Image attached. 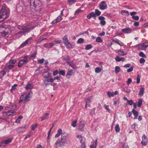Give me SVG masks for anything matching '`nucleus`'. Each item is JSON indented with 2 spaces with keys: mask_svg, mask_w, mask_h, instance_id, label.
Here are the masks:
<instances>
[{
  "mask_svg": "<svg viewBox=\"0 0 148 148\" xmlns=\"http://www.w3.org/2000/svg\"><path fill=\"white\" fill-rule=\"evenodd\" d=\"M6 74V72L4 71H2L0 73V78H2Z\"/></svg>",
  "mask_w": 148,
  "mask_h": 148,
  "instance_id": "34",
  "label": "nucleus"
},
{
  "mask_svg": "<svg viewBox=\"0 0 148 148\" xmlns=\"http://www.w3.org/2000/svg\"><path fill=\"white\" fill-rule=\"evenodd\" d=\"M34 27H35L31 26L29 25L22 26L21 27V29H21L22 31L19 32L18 34H23L26 32H29L31 30L34 29Z\"/></svg>",
  "mask_w": 148,
  "mask_h": 148,
  "instance_id": "2",
  "label": "nucleus"
},
{
  "mask_svg": "<svg viewBox=\"0 0 148 148\" xmlns=\"http://www.w3.org/2000/svg\"><path fill=\"white\" fill-rule=\"evenodd\" d=\"M32 40V37H30L29 38L21 45L20 46V47H23L26 46L28 44H30Z\"/></svg>",
  "mask_w": 148,
  "mask_h": 148,
  "instance_id": "6",
  "label": "nucleus"
},
{
  "mask_svg": "<svg viewBox=\"0 0 148 148\" xmlns=\"http://www.w3.org/2000/svg\"><path fill=\"white\" fill-rule=\"evenodd\" d=\"M147 143V139H142L141 143L142 145L145 146Z\"/></svg>",
  "mask_w": 148,
  "mask_h": 148,
  "instance_id": "32",
  "label": "nucleus"
},
{
  "mask_svg": "<svg viewBox=\"0 0 148 148\" xmlns=\"http://www.w3.org/2000/svg\"><path fill=\"white\" fill-rule=\"evenodd\" d=\"M62 133V130L60 129H59L56 135L55 136V137L56 138H58Z\"/></svg>",
  "mask_w": 148,
  "mask_h": 148,
  "instance_id": "24",
  "label": "nucleus"
},
{
  "mask_svg": "<svg viewBox=\"0 0 148 148\" xmlns=\"http://www.w3.org/2000/svg\"><path fill=\"white\" fill-rule=\"evenodd\" d=\"M55 45V43L53 42L49 43H47L43 45L44 47L47 48H50L52 47Z\"/></svg>",
  "mask_w": 148,
  "mask_h": 148,
  "instance_id": "12",
  "label": "nucleus"
},
{
  "mask_svg": "<svg viewBox=\"0 0 148 148\" xmlns=\"http://www.w3.org/2000/svg\"><path fill=\"white\" fill-rule=\"evenodd\" d=\"M139 56L141 57L146 58L145 55L142 52H140L139 53Z\"/></svg>",
  "mask_w": 148,
  "mask_h": 148,
  "instance_id": "49",
  "label": "nucleus"
},
{
  "mask_svg": "<svg viewBox=\"0 0 148 148\" xmlns=\"http://www.w3.org/2000/svg\"><path fill=\"white\" fill-rule=\"evenodd\" d=\"M12 108L13 110H16L18 109L16 105L15 104H14L12 106Z\"/></svg>",
  "mask_w": 148,
  "mask_h": 148,
  "instance_id": "64",
  "label": "nucleus"
},
{
  "mask_svg": "<svg viewBox=\"0 0 148 148\" xmlns=\"http://www.w3.org/2000/svg\"><path fill=\"white\" fill-rule=\"evenodd\" d=\"M145 59L144 58H140L139 60V62L140 64H142L143 63H144L145 62Z\"/></svg>",
  "mask_w": 148,
  "mask_h": 148,
  "instance_id": "61",
  "label": "nucleus"
},
{
  "mask_svg": "<svg viewBox=\"0 0 148 148\" xmlns=\"http://www.w3.org/2000/svg\"><path fill=\"white\" fill-rule=\"evenodd\" d=\"M43 76L45 79L52 77L51 73L48 72H44L43 74Z\"/></svg>",
  "mask_w": 148,
  "mask_h": 148,
  "instance_id": "11",
  "label": "nucleus"
},
{
  "mask_svg": "<svg viewBox=\"0 0 148 148\" xmlns=\"http://www.w3.org/2000/svg\"><path fill=\"white\" fill-rule=\"evenodd\" d=\"M93 46L90 44L87 45L85 47V49L86 50L90 49Z\"/></svg>",
  "mask_w": 148,
  "mask_h": 148,
  "instance_id": "33",
  "label": "nucleus"
},
{
  "mask_svg": "<svg viewBox=\"0 0 148 148\" xmlns=\"http://www.w3.org/2000/svg\"><path fill=\"white\" fill-rule=\"evenodd\" d=\"M59 73L60 75H61L63 76H64L65 73V70H61L59 72Z\"/></svg>",
  "mask_w": 148,
  "mask_h": 148,
  "instance_id": "35",
  "label": "nucleus"
},
{
  "mask_svg": "<svg viewBox=\"0 0 148 148\" xmlns=\"http://www.w3.org/2000/svg\"><path fill=\"white\" fill-rule=\"evenodd\" d=\"M23 117L22 116H20L16 120L15 123H20L21 120L22 119Z\"/></svg>",
  "mask_w": 148,
  "mask_h": 148,
  "instance_id": "27",
  "label": "nucleus"
},
{
  "mask_svg": "<svg viewBox=\"0 0 148 148\" xmlns=\"http://www.w3.org/2000/svg\"><path fill=\"white\" fill-rule=\"evenodd\" d=\"M132 18L135 20L138 21V20L139 18L138 16H132Z\"/></svg>",
  "mask_w": 148,
  "mask_h": 148,
  "instance_id": "60",
  "label": "nucleus"
},
{
  "mask_svg": "<svg viewBox=\"0 0 148 148\" xmlns=\"http://www.w3.org/2000/svg\"><path fill=\"white\" fill-rule=\"evenodd\" d=\"M28 56H25L23 57L24 60H20L18 61L17 66L19 68L21 67L24 64H26L28 62Z\"/></svg>",
  "mask_w": 148,
  "mask_h": 148,
  "instance_id": "3",
  "label": "nucleus"
},
{
  "mask_svg": "<svg viewBox=\"0 0 148 148\" xmlns=\"http://www.w3.org/2000/svg\"><path fill=\"white\" fill-rule=\"evenodd\" d=\"M104 107H105V109L106 110H108V112H110V110L108 108L109 106H108V105H107L106 104H105L104 105Z\"/></svg>",
  "mask_w": 148,
  "mask_h": 148,
  "instance_id": "55",
  "label": "nucleus"
},
{
  "mask_svg": "<svg viewBox=\"0 0 148 148\" xmlns=\"http://www.w3.org/2000/svg\"><path fill=\"white\" fill-rule=\"evenodd\" d=\"M73 70H71L67 73L66 76L67 78H69L70 76L72 75V74L73 73Z\"/></svg>",
  "mask_w": 148,
  "mask_h": 148,
  "instance_id": "23",
  "label": "nucleus"
},
{
  "mask_svg": "<svg viewBox=\"0 0 148 148\" xmlns=\"http://www.w3.org/2000/svg\"><path fill=\"white\" fill-rule=\"evenodd\" d=\"M120 68L119 66H116L115 67V72L116 73H118L120 71Z\"/></svg>",
  "mask_w": 148,
  "mask_h": 148,
  "instance_id": "37",
  "label": "nucleus"
},
{
  "mask_svg": "<svg viewBox=\"0 0 148 148\" xmlns=\"http://www.w3.org/2000/svg\"><path fill=\"white\" fill-rule=\"evenodd\" d=\"M98 19L100 21V24L102 26H104L106 23V22L104 19L105 18L103 16H99L98 17Z\"/></svg>",
  "mask_w": 148,
  "mask_h": 148,
  "instance_id": "10",
  "label": "nucleus"
},
{
  "mask_svg": "<svg viewBox=\"0 0 148 148\" xmlns=\"http://www.w3.org/2000/svg\"><path fill=\"white\" fill-rule=\"evenodd\" d=\"M148 47V45H142L141 48L142 49H144Z\"/></svg>",
  "mask_w": 148,
  "mask_h": 148,
  "instance_id": "56",
  "label": "nucleus"
},
{
  "mask_svg": "<svg viewBox=\"0 0 148 148\" xmlns=\"http://www.w3.org/2000/svg\"><path fill=\"white\" fill-rule=\"evenodd\" d=\"M107 8V5L104 1H102L99 6V8L101 10L106 9Z\"/></svg>",
  "mask_w": 148,
  "mask_h": 148,
  "instance_id": "9",
  "label": "nucleus"
},
{
  "mask_svg": "<svg viewBox=\"0 0 148 148\" xmlns=\"http://www.w3.org/2000/svg\"><path fill=\"white\" fill-rule=\"evenodd\" d=\"M69 136V134H63L61 136V139H64V137L66 138H67Z\"/></svg>",
  "mask_w": 148,
  "mask_h": 148,
  "instance_id": "43",
  "label": "nucleus"
},
{
  "mask_svg": "<svg viewBox=\"0 0 148 148\" xmlns=\"http://www.w3.org/2000/svg\"><path fill=\"white\" fill-rule=\"evenodd\" d=\"M119 55L121 56H124L126 55V53L123 51L122 50H119L118 52Z\"/></svg>",
  "mask_w": 148,
  "mask_h": 148,
  "instance_id": "26",
  "label": "nucleus"
},
{
  "mask_svg": "<svg viewBox=\"0 0 148 148\" xmlns=\"http://www.w3.org/2000/svg\"><path fill=\"white\" fill-rule=\"evenodd\" d=\"M37 54V51H36L31 55L30 57L31 58H34L35 57Z\"/></svg>",
  "mask_w": 148,
  "mask_h": 148,
  "instance_id": "44",
  "label": "nucleus"
},
{
  "mask_svg": "<svg viewBox=\"0 0 148 148\" xmlns=\"http://www.w3.org/2000/svg\"><path fill=\"white\" fill-rule=\"evenodd\" d=\"M92 17H96L94 13L93 12H92L87 16V18L88 19H90Z\"/></svg>",
  "mask_w": 148,
  "mask_h": 148,
  "instance_id": "21",
  "label": "nucleus"
},
{
  "mask_svg": "<svg viewBox=\"0 0 148 148\" xmlns=\"http://www.w3.org/2000/svg\"><path fill=\"white\" fill-rule=\"evenodd\" d=\"M62 40L63 41V43L66 42L68 41V37L67 35H65L62 38Z\"/></svg>",
  "mask_w": 148,
  "mask_h": 148,
  "instance_id": "40",
  "label": "nucleus"
},
{
  "mask_svg": "<svg viewBox=\"0 0 148 148\" xmlns=\"http://www.w3.org/2000/svg\"><path fill=\"white\" fill-rule=\"evenodd\" d=\"M37 123H36L35 125H32V130H35V129L37 127Z\"/></svg>",
  "mask_w": 148,
  "mask_h": 148,
  "instance_id": "53",
  "label": "nucleus"
},
{
  "mask_svg": "<svg viewBox=\"0 0 148 148\" xmlns=\"http://www.w3.org/2000/svg\"><path fill=\"white\" fill-rule=\"evenodd\" d=\"M12 140V139H6L4 141L5 144V145L8 144L11 142Z\"/></svg>",
  "mask_w": 148,
  "mask_h": 148,
  "instance_id": "46",
  "label": "nucleus"
},
{
  "mask_svg": "<svg viewBox=\"0 0 148 148\" xmlns=\"http://www.w3.org/2000/svg\"><path fill=\"white\" fill-rule=\"evenodd\" d=\"M64 45L67 48H71L72 47L71 44L69 42V41L64 42Z\"/></svg>",
  "mask_w": 148,
  "mask_h": 148,
  "instance_id": "17",
  "label": "nucleus"
},
{
  "mask_svg": "<svg viewBox=\"0 0 148 148\" xmlns=\"http://www.w3.org/2000/svg\"><path fill=\"white\" fill-rule=\"evenodd\" d=\"M44 61V59L43 58L40 59L38 60V62L40 64L43 63Z\"/></svg>",
  "mask_w": 148,
  "mask_h": 148,
  "instance_id": "54",
  "label": "nucleus"
},
{
  "mask_svg": "<svg viewBox=\"0 0 148 148\" xmlns=\"http://www.w3.org/2000/svg\"><path fill=\"white\" fill-rule=\"evenodd\" d=\"M121 31L125 34L130 33L132 32V29L129 27L122 29Z\"/></svg>",
  "mask_w": 148,
  "mask_h": 148,
  "instance_id": "14",
  "label": "nucleus"
},
{
  "mask_svg": "<svg viewBox=\"0 0 148 148\" xmlns=\"http://www.w3.org/2000/svg\"><path fill=\"white\" fill-rule=\"evenodd\" d=\"M65 139H60L55 143V148H58V147H62L64 145L65 143Z\"/></svg>",
  "mask_w": 148,
  "mask_h": 148,
  "instance_id": "5",
  "label": "nucleus"
},
{
  "mask_svg": "<svg viewBox=\"0 0 148 148\" xmlns=\"http://www.w3.org/2000/svg\"><path fill=\"white\" fill-rule=\"evenodd\" d=\"M84 127V124L83 121H81L79 125V130L82 131L83 130Z\"/></svg>",
  "mask_w": 148,
  "mask_h": 148,
  "instance_id": "16",
  "label": "nucleus"
},
{
  "mask_svg": "<svg viewBox=\"0 0 148 148\" xmlns=\"http://www.w3.org/2000/svg\"><path fill=\"white\" fill-rule=\"evenodd\" d=\"M33 85L32 84L28 83L25 87V88L27 90H31L33 88Z\"/></svg>",
  "mask_w": 148,
  "mask_h": 148,
  "instance_id": "18",
  "label": "nucleus"
},
{
  "mask_svg": "<svg viewBox=\"0 0 148 148\" xmlns=\"http://www.w3.org/2000/svg\"><path fill=\"white\" fill-rule=\"evenodd\" d=\"M18 86V85L16 84H15L13 85L12 86V88L11 89V90H15L16 89V87Z\"/></svg>",
  "mask_w": 148,
  "mask_h": 148,
  "instance_id": "50",
  "label": "nucleus"
},
{
  "mask_svg": "<svg viewBox=\"0 0 148 148\" xmlns=\"http://www.w3.org/2000/svg\"><path fill=\"white\" fill-rule=\"evenodd\" d=\"M24 97V95H21V97L20 98V99L19 101V103H20V102L23 101V99Z\"/></svg>",
  "mask_w": 148,
  "mask_h": 148,
  "instance_id": "52",
  "label": "nucleus"
},
{
  "mask_svg": "<svg viewBox=\"0 0 148 148\" xmlns=\"http://www.w3.org/2000/svg\"><path fill=\"white\" fill-rule=\"evenodd\" d=\"M112 40L116 43L118 44L121 46H123V43L121 42H120V40L117 38H114L112 39Z\"/></svg>",
  "mask_w": 148,
  "mask_h": 148,
  "instance_id": "15",
  "label": "nucleus"
},
{
  "mask_svg": "<svg viewBox=\"0 0 148 148\" xmlns=\"http://www.w3.org/2000/svg\"><path fill=\"white\" fill-rule=\"evenodd\" d=\"M132 112L135 117H137L138 115V112L134 109H132Z\"/></svg>",
  "mask_w": 148,
  "mask_h": 148,
  "instance_id": "31",
  "label": "nucleus"
},
{
  "mask_svg": "<svg viewBox=\"0 0 148 148\" xmlns=\"http://www.w3.org/2000/svg\"><path fill=\"white\" fill-rule=\"evenodd\" d=\"M145 89L141 87L140 89L139 94L140 97H142L143 94L144 92Z\"/></svg>",
  "mask_w": 148,
  "mask_h": 148,
  "instance_id": "20",
  "label": "nucleus"
},
{
  "mask_svg": "<svg viewBox=\"0 0 148 148\" xmlns=\"http://www.w3.org/2000/svg\"><path fill=\"white\" fill-rule=\"evenodd\" d=\"M69 136V134H63L61 136V139H64V137L66 138H67Z\"/></svg>",
  "mask_w": 148,
  "mask_h": 148,
  "instance_id": "42",
  "label": "nucleus"
},
{
  "mask_svg": "<svg viewBox=\"0 0 148 148\" xmlns=\"http://www.w3.org/2000/svg\"><path fill=\"white\" fill-rule=\"evenodd\" d=\"M84 41V39L83 38H79L77 41V43H83Z\"/></svg>",
  "mask_w": 148,
  "mask_h": 148,
  "instance_id": "47",
  "label": "nucleus"
},
{
  "mask_svg": "<svg viewBox=\"0 0 148 148\" xmlns=\"http://www.w3.org/2000/svg\"><path fill=\"white\" fill-rule=\"evenodd\" d=\"M68 2L70 4H73L75 2V0H68Z\"/></svg>",
  "mask_w": 148,
  "mask_h": 148,
  "instance_id": "58",
  "label": "nucleus"
},
{
  "mask_svg": "<svg viewBox=\"0 0 148 148\" xmlns=\"http://www.w3.org/2000/svg\"><path fill=\"white\" fill-rule=\"evenodd\" d=\"M96 41L98 42H101L103 40L101 39L100 37H98L96 39Z\"/></svg>",
  "mask_w": 148,
  "mask_h": 148,
  "instance_id": "48",
  "label": "nucleus"
},
{
  "mask_svg": "<svg viewBox=\"0 0 148 148\" xmlns=\"http://www.w3.org/2000/svg\"><path fill=\"white\" fill-rule=\"evenodd\" d=\"M140 79L139 75H138L137 77L136 83L137 84H139L140 82Z\"/></svg>",
  "mask_w": 148,
  "mask_h": 148,
  "instance_id": "62",
  "label": "nucleus"
},
{
  "mask_svg": "<svg viewBox=\"0 0 148 148\" xmlns=\"http://www.w3.org/2000/svg\"><path fill=\"white\" fill-rule=\"evenodd\" d=\"M43 83L45 85L47 86L50 84L52 86H54L56 84L53 83V80L52 79V77L45 79L43 80Z\"/></svg>",
  "mask_w": 148,
  "mask_h": 148,
  "instance_id": "4",
  "label": "nucleus"
},
{
  "mask_svg": "<svg viewBox=\"0 0 148 148\" xmlns=\"http://www.w3.org/2000/svg\"><path fill=\"white\" fill-rule=\"evenodd\" d=\"M102 69L99 67H96L95 69V71L97 73H99L101 72Z\"/></svg>",
  "mask_w": 148,
  "mask_h": 148,
  "instance_id": "38",
  "label": "nucleus"
},
{
  "mask_svg": "<svg viewBox=\"0 0 148 148\" xmlns=\"http://www.w3.org/2000/svg\"><path fill=\"white\" fill-rule=\"evenodd\" d=\"M122 148H129L128 145L127 143H125L122 145Z\"/></svg>",
  "mask_w": 148,
  "mask_h": 148,
  "instance_id": "57",
  "label": "nucleus"
},
{
  "mask_svg": "<svg viewBox=\"0 0 148 148\" xmlns=\"http://www.w3.org/2000/svg\"><path fill=\"white\" fill-rule=\"evenodd\" d=\"M32 93V92H29L25 97L24 99H23V101L24 102H26L29 101L30 100V98L31 97V94Z\"/></svg>",
  "mask_w": 148,
  "mask_h": 148,
  "instance_id": "7",
  "label": "nucleus"
},
{
  "mask_svg": "<svg viewBox=\"0 0 148 148\" xmlns=\"http://www.w3.org/2000/svg\"><path fill=\"white\" fill-rule=\"evenodd\" d=\"M115 60L117 62H120L121 61H122V62H124L125 60V59L123 58H119L118 56H116L115 58Z\"/></svg>",
  "mask_w": 148,
  "mask_h": 148,
  "instance_id": "19",
  "label": "nucleus"
},
{
  "mask_svg": "<svg viewBox=\"0 0 148 148\" xmlns=\"http://www.w3.org/2000/svg\"><path fill=\"white\" fill-rule=\"evenodd\" d=\"M107 94L109 97H113L114 96L113 92H111L109 91L107 92Z\"/></svg>",
  "mask_w": 148,
  "mask_h": 148,
  "instance_id": "36",
  "label": "nucleus"
},
{
  "mask_svg": "<svg viewBox=\"0 0 148 148\" xmlns=\"http://www.w3.org/2000/svg\"><path fill=\"white\" fill-rule=\"evenodd\" d=\"M133 66H131L130 68H129L127 70V72L128 73H130L132 72L133 70Z\"/></svg>",
  "mask_w": 148,
  "mask_h": 148,
  "instance_id": "59",
  "label": "nucleus"
},
{
  "mask_svg": "<svg viewBox=\"0 0 148 148\" xmlns=\"http://www.w3.org/2000/svg\"><path fill=\"white\" fill-rule=\"evenodd\" d=\"M91 99V97H89L87 99V100L86 101L85 107H86L87 106H89L90 102V99Z\"/></svg>",
  "mask_w": 148,
  "mask_h": 148,
  "instance_id": "25",
  "label": "nucleus"
},
{
  "mask_svg": "<svg viewBox=\"0 0 148 148\" xmlns=\"http://www.w3.org/2000/svg\"><path fill=\"white\" fill-rule=\"evenodd\" d=\"M121 14L123 15L128 16L129 13L128 11L125 10H123L121 11Z\"/></svg>",
  "mask_w": 148,
  "mask_h": 148,
  "instance_id": "29",
  "label": "nucleus"
},
{
  "mask_svg": "<svg viewBox=\"0 0 148 148\" xmlns=\"http://www.w3.org/2000/svg\"><path fill=\"white\" fill-rule=\"evenodd\" d=\"M96 17L97 16H99L101 14V12L98 9L95 10V13H94Z\"/></svg>",
  "mask_w": 148,
  "mask_h": 148,
  "instance_id": "28",
  "label": "nucleus"
},
{
  "mask_svg": "<svg viewBox=\"0 0 148 148\" xmlns=\"http://www.w3.org/2000/svg\"><path fill=\"white\" fill-rule=\"evenodd\" d=\"M14 65L10 64L6 67V69L7 70H9L12 68L14 67Z\"/></svg>",
  "mask_w": 148,
  "mask_h": 148,
  "instance_id": "41",
  "label": "nucleus"
},
{
  "mask_svg": "<svg viewBox=\"0 0 148 148\" xmlns=\"http://www.w3.org/2000/svg\"><path fill=\"white\" fill-rule=\"evenodd\" d=\"M115 129L116 132H119L120 131V129L118 124H117L115 126Z\"/></svg>",
  "mask_w": 148,
  "mask_h": 148,
  "instance_id": "39",
  "label": "nucleus"
},
{
  "mask_svg": "<svg viewBox=\"0 0 148 148\" xmlns=\"http://www.w3.org/2000/svg\"><path fill=\"white\" fill-rule=\"evenodd\" d=\"M9 12L6 5L0 3V22L3 21L7 18Z\"/></svg>",
  "mask_w": 148,
  "mask_h": 148,
  "instance_id": "1",
  "label": "nucleus"
},
{
  "mask_svg": "<svg viewBox=\"0 0 148 148\" xmlns=\"http://www.w3.org/2000/svg\"><path fill=\"white\" fill-rule=\"evenodd\" d=\"M142 101L141 99H139L138 100V107H140L142 105Z\"/></svg>",
  "mask_w": 148,
  "mask_h": 148,
  "instance_id": "45",
  "label": "nucleus"
},
{
  "mask_svg": "<svg viewBox=\"0 0 148 148\" xmlns=\"http://www.w3.org/2000/svg\"><path fill=\"white\" fill-rule=\"evenodd\" d=\"M49 114L48 113H46L43 115L41 117V121H42L45 119L46 118L49 116Z\"/></svg>",
  "mask_w": 148,
  "mask_h": 148,
  "instance_id": "30",
  "label": "nucleus"
},
{
  "mask_svg": "<svg viewBox=\"0 0 148 148\" xmlns=\"http://www.w3.org/2000/svg\"><path fill=\"white\" fill-rule=\"evenodd\" d=\"M97 139H96L95 142H93L92 144L90 146V148H96L97 144Z\"/></svg>",
  "mask_w": 148,
  "mask_h": 148,
  "instance_id": "22",
  "label": "nucleus"
},
{
  "mask_svg": "<svg viewBox=\"0 0 148 148\" xmlns=\"http://www.w3.org/2000/svg\"><path fill=\"white\" fill-rule=\"evenodd\" d=\"M31 3H32L34 6L36 7L41 4V2L39 0H31Z\"/></svg>",
  "mask_w": 148,
  "mask_h": 148,
  "instance_id": "8",
  "label": "nucleus"
},
{
  "mask_svg": "<svg viewBox=\"0 0 148 148\" xmlns=\"http://www.w3.org/2000/svg\"><path fill=\"white\" fill-rule=\"evenodd\" d=\"M62 19V17L60 16H58L56 19L53 20L51 23L52 24H56L60 22Z\"/></svg>",
  "mask_w": 148,
  "mask_h": 148,
  "instance_id": "13",
  "label": "nucleus"
},
{
  "mask_svg": "<svg viewBox=\"0 0 148 148\" xmlns=\"http://www.w3.org/2000/svg\"><path fill=\"white\" fill-rule=\"evenodd\" d=\"M77 121L76 120L73 122L71 124V125L73 127H75L76 126V123Z\"/></svg>",
  "mask_w": 148,
  "mask_h": 148,
  "instance_id": "51",
  "label": "nucleus"
},
{
  "mask_svg": "<svg viewBox=\"0 0 148 148\" xmlns=\"http://www.w3.org/2000/svg\"><path fill=\"white\" fill-rule=\"evenodd\" d=\"M16 60L15 59H14L12 60H11L10 61V63L11 64H14V63L16 62Z\"/></svg>",
  "mask_w": 148,
  "mask_h": 148,
  "instance_id": "63",
  "label": "nucleus"
}]
</instances>
